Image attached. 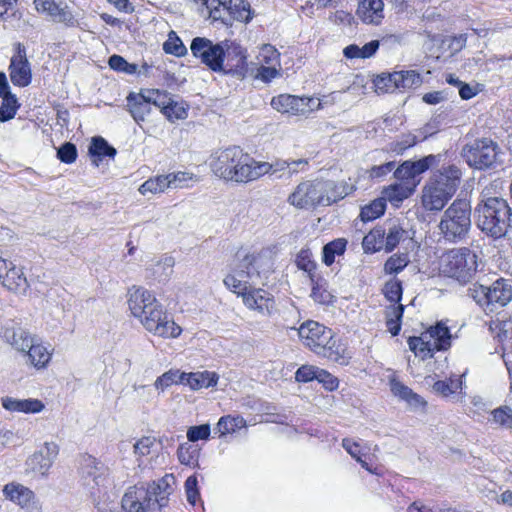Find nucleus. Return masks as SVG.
I'll list each match as a JSON object with an SVG mask.
<instances>
[{"label":"nucleus","instance_id":"nucleus-14","mask_svg":"<svg viewBox=\"0 0 512 512\" xmlns=\"http://www.w3.org/2000/svg\"><path fill=\"white\" fill-rule=\"evenodd\" d=\"M332 334L331 329L315 321H307L298 329L302 343L317 355L325 345H328Z\"/></svg>","mask_w":512,"mask_h":512},{"label":"nucleus","instance_id":"nucleus-62","mask_svg":"<svg viewBox=\"0 0 512 512\" xmlns=\"http://www.w3.org/2000/svg\"><path fill=\"white\" fill-rule=\"evenodd\" d=\"M210 436L209 424H202L199 426H191L187 430V439L190 442H196L199 440H207Z\"/></svg>","mask_w":512,"mask_h":512},{"label":"nucleus","instance_id":"nucleus-60","mask_svg":"<svg viewBox=\"0 0 512 512\" xmlns=\"http://www.w3.org/2000/svg\"><path fill=\"white\" fill-rule=\"evenodd\" d=\"M393 73L382 74L378 76L375 81V87L377 92L388 93L394 92L395 90H399L398 86L394 84V80H392Z\"/></svg>","mask_w":512,"mask_h":512},{"label":"nucleus","instance_id":"nucleus-1","mask_svg":"<svg viewBox=\"0 0 512 512\" xmlns=\"http://www.w3.org/2000/svg\"><path fill=\"white\" fill-rule=\"evenodd\" d=\"M272 268L273 261L268 249L259 252L240 251L223 282L233 293L242 297L248 309L269 316L275 306L273 296L255 286L264 284Z\"/></svg>","mask_w":512,"mask_h":512},{"label":"nucleus","instance_id":"nucleus-48","mask_svg":"<svg viewBox=\"0 0 512 512\" xmlns=\"http://www.w3.org/2000/svg\"><path fill=\"white\" fill-rule=\"evenodd\" d=\"M462 388L459 379L450 378L449 381H437L433 384V391L441 396L447 397Z\"/></svg>","mask_w":512,"mask_h":512},{"label":"nucleus","instance_id":"nucleus-36","mask_svg":"<svg viewBox=\"0 0 512 512\" xmlns=\"http://www.w3.org/2000/svg\"><path fill=\"white\" fill-rule=\"evenodd\" d=\"M228 16L238 21L248 22L252 18L250 5L244 0H232L227 8Z\"/></svg>","mask_w":512,"mask_h":512},{"label":"nucleus","instance_id":"nucleus-28","mask_svg":"<svg viewBox=\"0 0 512 512\" xmlns=\"http://www.w3.org/2000/svg\"><path fill=\"white\" fill-rule=\"evenodd\" d=\"M417 182H397L384 189L383 199L397 205L413 194Z\"/></svg>","mask_w":512,"mask_h":512},{"label":"nucleus","instance_id":"nucleus-10","mask_svg":"<svg viewBox=\"0 0 512 512\" xmlns=\"http://www.w3.org/2000/svg\"><path fill=\"white\" fill-rule=\"evenodd\" d=\"M499 147L488 138L476 139L462 148V156L470 167L485 169L492 167L498 158Z\"/></svg>","mask_w":512,"mask_h":512},{"label":"nucleus","instance_id":"nucleus-27","mask_svg":"<svg viewBox=\"0 0 512 512\" xmlns=\"http://www.w3.org/2000/svg\"><path fill=\"white\" fill-rule=\"evenodd\" d=\"M512 299V287L504 279L495 281L489 287L488 293V309L493 311V306H505Z\"/></svg>","mask_w":512,"mask_h":512},{"label":"nucleus","instance_id":"nucleus-22","mask_svg":"<svg viewBox=\"0 0 512 512\" xmlns=\"http://www.w3.org/2000/svg\"><path fill=\"white\" fill-rule=\"evenodd\" d=\"M157 302L155 296L142 287L133 286L128 291V305L131 313L135 316H142L145 310Z\"/></svg>","mask_w":512,"mask_h":512},{"label":"nucleus","instance_id":"nucleus-56","mask_svg":"<svg viewBox=\"0 0 512 512\" xmlns=\"http://www.w3.org/2000/svg\"><path fill=\"white\" fill-rule=\"evenodd\" d=\"M383 293L390 302L397 304L402 296L401 282L396 279L388 281L384 285Z\"/></svg>","mask_w":512,"mask_h":512},{"label":"nucleus","instance_id":"nucleus-29","mask_svg":"<svg viewBox=\"0 0 512 512\" xmlns=\"http://www.w3.org/2000/svg\"><path fill=\"white\" fill-rule=\"evenodd\" d=\"M218 381V375L214 372H195L184 373L182 376V384L188 385L193 390L208 388L215 386Z\"/></svg>","mask_w":512,"mask_h":512},{"label":"nucleus","instance_id":"nucleus-41","mask_svg":"<svg viewBox=\"0 0 512 512\" xmlns=\"http://www.w3.org/2000/svg\"><path fill=\"white\" fill-rule=\"evenodd\" d=\"M386 208L385 199L379 198L364 206L360 212V218L363 222L372 221L380 217Z\"/></svg>","mask_w":512,"mask_h":512},{"label":"nucleus","instance_id":"nucleus-16","mask_svg":"<svg viewBox=\"0 0 512 512\" xmlns=\"http://www.w3.org/2000/svg\"><path fill=\"white\" fill-rule=\"evenodd\" d=\"M3 493L6 498L19 505L26 512H42V505L33 491L21 484H7L4 486Z\"/></svg>","mask_w":512,"mask_h":512},{"label":"nucleus","instance_id":"nucleus-57","mask_svg":"<svg viewBox=\"0 0 512 512\" xmlns=\"http://www.w3.org/2000/svg\"><path fill=\"white\" fill-rule=\"evenodd\" d=\"M146 99H148L150 105L163 111V107L169 104L171 98L165 93L159 90H145Z\"/></svg>","mask_w":512,"mask_h":512},{"label":"nucleus","instance_id":"nucleus-39","mask_svg":"<svg viewBox=\"0 0 512 512\" xmlns=\"http://www.w3.org/2000/svg\"><path fill=\"white\" fill-rule=\"evenodd\" d=\"M385 234V250L392 251L404 238L405 230L395 221L390 222Z\"/></svg>","mask_w":512,"mask_h":512},{"label":"nucleus","instance_id":"nucleus-25","mask_svg":"<svg viewBox=\"0 0 512 512\" xmlns=\"http://www.w3.org/2000/svg\"><path fill=\"white\" fill-rule=\"evenodd\" d=\"M3 337L6 343L22 356L38 336L22 328H12L6 329Z\"/></svg>","mask_w":512,"mask_h":512},{"label":"nucleus","instance_id":"nucleus-58","mask_svg":"<svg viewBox=\"0 0 512 512\" xmlns=\"http://www.w3.org/2000/svg\"><path fill=\"white\" fill-rule=\"evenodd\" d=\"M394 177L399 182H417L419 184V180L416 179L414 171L412 170L411 161H404L394 172Z\"/></svg>","mask_w":512,"mask_h":512},{"label":"nucleus","instance_id":"nucleus-59","mask_svg":"<svg viewBox=\"0 0 512 512\" xmlns=\"http://www.w3.org/2000/svg\"><path fill=\"white\" fill-rule=\"evenodd\" d=\"M489 287L474 284L468 289V296L473 298L477 304L488 309Z\"/></svg>","mask_w":512,"mask_h":512},{"label":"nucleus","instance_id":"nucleus-40","mask_svg":"<svg viewBox=\"0 0 512 512\" xmlns=\"http://www.w3.org/2000/svg\"><path fill=\"white\" fill-rule=\"evenodd\" d=\"M489 422L497 427L512 428V409L509 406H501L491 412Z\"/></svg>","mask_w":512,"mask_h":512},{"label":"nucleus","instance_id":"nucleus-6","mask_svg":"<svg viewBox=\"0 0 512 512\" xmlns=\"http://www.w3.org/2000/svg\"><path fill=\"white\" fill-rule=\"evenodd\" d=\"M439 270L443 275L466 284L478 271V255L468 247L450 249L441 255Z\"/></svg>","mask_w":512,"mask_h":512},{"label":"nucleus","instance_id":"nucleus-35","mask_svg":"<svg viewBox=\"0 0 512 512\" xmlns=\"http://www.w3.org/2000/svg\"><path fill=\"white\" fill-rule=\"evenodd\" d=\"M385 234L386 229L377 227L371 230L363 238V246L366 250L379 251L385 249Z\"/></svg>","mask_w":512,"mask_h":512},{"label":"nucleus","instance_id":"nucleus-51","mask_svg":"<svg viewBox=\"0 0 512 512\" xmlns=\"http://www.w3.org/2000/svg\"><path fill=\"white\" fill-rule=\"evenodd\" d=\"M108 64L111 69L128 75H132L137 71V65L128 63L122 56L116 54L109 58Z\"/></svg>","mask_w":512,"mask_h":512},{"label":"nucleus","instance_id":"nucleus-30","mask_svg":"<svg viewBox=\"0 0 512 512\" xmlns=\"http://www.w3.org/2000/svg\"><path fill=\"white\" fill-rule=\"evenodd\" d=\"M2 284L8 290L19 294H24L29 287L22 269L17 268L13 263L9 270H7Z\"/></svg>","mask_w":512,"mask_h":512},{"label":"nucleus","instance_id":"nucleus-15","mask_svg":"<svg viewBox=\"0 0 512 512\" xmlns=\"http://www.w3.org/2000/svg\"><path fill=\"white\" fill-rule=\"evenodd\" d=\"M9 71L11 82L15 86L26 87L31 83L30 63L26 56V49L20 43L17 44L16 53L11 58Z\"/></svg>","mask_w":512,"mask_h":512},{"label":"nucleus","instance_id":"nucleus-5","mask_svg":"<svg viewBox=\"0 0 512 512\" xmlns=\"http://www.w3.org/2000/svg\"><path fill=\"white\" fill-rule=\"evenodd\" d=\"M343 197L337 192L333 181L315 179L300 182L287 201L298 209H314L317 206H329Z\"/></svg>","mask_w":512,"mask_h":512},{"label":"nucleus","instance_id":"nucleus-54","mask_svg":"<svg viewBox=\"0 0 512 512\" xmlns=\"http://www.w3.org/2000/svg\"><path fill=\"white\" fill-rule=\"evenodd\" d=\"M417 143V137L412 133L401 135L397 140L390 143V150L397 154L403 153L406 149Z\"/></svg>","mask_w":512,"mask_h":512},{"label":"nucleus","instance_id":"nucleus-43","mask_svg":"<svg viewBox=\"0 0 512 512\" xmlns=\"http://www.w3.org/2000/svg\"><path fill=\"white\" fill-rule=\"evenodd\" d=\"M89 153L92 156L113 158L116 155V149L108 144L102 137H94L89 147Z\"/></svg>","mask_w":512,"mask_h":512},{"label":"nucleus","instance_id":"nucleus-38","mask_svg":"<svg viewBox=\"0 0 512 512\" xmlns=\"http://www.w3.org/2000/svg\"><path fill=\"white\" fill-rule=\"evenodd\" d=\"M347 241L343 238L336 239L323 247V262L330 266L335 261L336 255H342L346 250Z\"/></svg>","mask_w":512,"mask_h":512},{"label":"nucleus","instance_id":"nucleus-8","mask_svg":"<svg viewBox=\"0 0 512 512\" xmlns=\"http://www.w3.org/2000/svg\"><path fill=\"white\" fill-rule=\"evenodd\" d=\"M82 485L94 500H101L114 488L110 469L91 455H84L80 461Z\"/></svg>","mask_w":512,"mask_h":512},{"label":"nucleus","instance_id":"nucleus-34","mask_svg":"<svg viewBox=\"0 0 512 512\" xmlns=\"http://www.w3.org/2000/svg\"><path fill=\"white\" fill-rule=\"evenodd\" d=\"M379 48V41L373 40L366 43L364 46L359 47L358 45L351 44L344 48L343 54L346 58L354 59H365L373 56Z\"/></svg>","mask_w":512,"mask_h":512},{"label":"nucleus","instance_id":"nucleus-33","mask_svg":"<svg viewBox=\"0 0 512 512\" xmlns=\"http://www.w3.org/2000/svg\"><path fill=\"white\" fill-rule=\"evenodd\" d=\"M390 388L395 396L405 400L407 403L414 407L422 406L425 403L419 395L414 393L409 387L396 379H392L390 381Z\"/></svg>","mask_w":512,"mask_h":512},{"label":"nucleus","instance_id":"nucleus-63","mask_svg":"<svg viewBox=\"0 0 512 512\" xmlns=\"http://www.w3.org/2000/svg\"><path fill=\"white\" fill-rule=\"evenodd\" d=\"M58 158L64 163H73L77 157L76 146L70 142L63 144L57 151Z\"/></svg>","mask_w":512,"mask_h":512},{"label":"nucleus","instance_id":"nucleus-17","mask_svg":"<svg viewBox=\"0 0 512 512\" xmlns=\"http://www.w3.org/2000/svg\"><path fill=\"white\" fill-rule=\"evenodd\" d=\"M26 351L22 354L25 364L37 370L45 369L53 355L50 345H45L39 337L34 340Z\"/></svg>","mask_w":512,"mask_h":512},{"label":"nucleus","instance_id":"nucleus-24","mask_svg":"<svg viewBox=\"0 0 512 512\" xmlns=\"http://www.w3.org/2000/svg\"><path fill=\"white\" fill-rule=\"evenodd\" d=\"M2 407L10 412H21L36 414L44 410L45 405L39 399H17L9 396L1 398Z\"/></svg>","mask_w":512,"mask_h":512},{"label":"nucleus","instance_id":"nucleus-26","mask_svg":"<svg viewBox=\"0 0 512 512\" xmlns=\"http://www.w3.org/2000/svg\"><path fill=\"white\" fill-rule=\"evenodd\" d=\"M126 107L133 119L137 124L146 120V117L151 112V105L146 99V94L144 91L140 93H130L126 97Z\"/></svg>","mask_w":512,"mask_h":512},{"label":"nucleus","instance_id":"nucleus-18","mask_svg":"<svg viewBox=\"0 0 512 512\" xmlns=\"http://www.w3.org/2000/svg\"><path fill=\"white\" fill-rule=\"evenodd\" d=\"M453 197V194L429 180L423 188L422 204L428 211H440Z\"/></svg>","mask_w":512,"mask_h":512},{"label":"nucleus","instance_id":"nucleus-44","mask_svg":"<svg viewBox=\"0 0 512 512\" xmlns=\"http://www.w3.org/2000/svg\"><path fill=\"white\" fill-rule=\"evenodd\" d=\"M296 264L299 269L309 274L311 281L314 283L313 272L316 268V263L312 259V253L310 249L304 248L300 250L296 256Z\"/></svg>","mask_w":512,"mask_h":512},{"label":"nucleus","instance_id":"nucleus-42","mask_svg":"<svg viewBox=\"0 0 512 512\" xmlns=\"http://www.w3.org/2000/svg\"><path fill=\"white\" fill-rule=\"evenodd\" d=\"M307 164H308V162L305 159L293 160L291 162L286 161V160H281V161H276L275 163L256 161V165L267 166V169H265V171L261 172V177L266 174H275L278 172L286 171V169H290V166H293V165L306 166Z\"/></svg>","mask_w":512,"mask_h":512},{"label":"nucleus","instance_id":"nucleus-46","mask_svg":"<svg viewBox=\"0 0 512 512\" xmlns=\"http://www.w3.org/2000/svg\"><path fill=\"white\" fill-rule=\"evenodd\" d=\"M174 259L165 257L158 261L152 268V274L159 281H166L173 272Z\"/></svg>","mask_w":512,"mask_h":512},{"label":"nucleus","instance_id":"nucleus-47","mask_svg":"<svg viewBox=\"0 0 512 512\" xmlns=\"http://www.w3.org/2000/svg\"><path fill=\"white\" fill-rule=\"evenodd\" d=\"M177 456L181 464L194 465L197 462L198 450L192 444L183 443L178 447Z\"/></svg>","mask_w":512,"mask_h":512},{"label":"nucleus","instance_id":"nucleus-52","mask_svg":"<svg viewBox=\"0 0 512 512\" xmlns=\"http://www.w3.org/2000/svg\"><path fill=\"white\" fill-rule=\"evenodd\" d=\"M409 263L407 254L392 255L385 263L384 269L387 273L393 274L403 270Z\"/></svg>","mask_w":512,"mask_h":512},{"label":"nucleus","instance_id":"nucleus-11","mask_svg":"<svg viewBox=\"0 0 512 512\" xmlns=\"http://www.w3.org/2000/svg\"><path fill=\"white\" fill-rule=\"evenodd\" d=\"M137 318L146 330L160 337L176 338L182 332L181 327L169 319L158 301Z\"/></svg>","mask_w":512,"mask_h":512},{"label":"nucleus","instance_id":"nucleus-4","mask_svg":"<svg viewBox=\"0 0 512 512\" xmlns=\"http://www.w3.org/2000/svg\"><path fill=\"white\" fill-rule=\"evenodd\" d=\"M476 225L485 234L497 239L512 228V208L501 197H488L475 208Z\"/></svg>","mask_w":512,"mask_h":512},{"label":"nucleus","instance_id":"nucleus-53","mask_svg":"<svg viewBox=\"0 0 512 512\" xmlns=\"http://www.w3.org/2000/svg\"><path fill=\"white\" fill-rule=\"evenodd\" d=\"M163 49L166 53L175 56H183L187 53V49L182 41L175 35V32L169 34L168 40L164 43Z\"/></svg>","mask_w":512,"mask_h":512},{"label":"nucleus","instance_id":"nucleus-61","mask_svg":"<svg viewBox=\"0 0 512 512\" xmlns=\"http://www.w3.org/2000/svg\"><path fill=\"white\" fill-rule=\"evenodd\" d=\"M203 6L206 7L209 17L213 20L227 21L225 8H222L217 0H201Z\"/></svg>","mask_w":512,"mask_h":512},{"label":"nucleus","instance_id":"nucleus-19","mask_svg":"<svg viewBox=\"0 0 512 512\" xmlns=\"http://www.w3.org/2000/svg\"><path fill=\"white\" fill-rule=\"evenodd\" d=\"M58 453L59 448L56 443L46 442L38 452H35L30 457L28 465L33 471L40 475H45L52 466Z\"/></svg>","mask_w":512,"mask_h":512},{"label":"nucleus","instance_id":"nucleus-55","mask_svg":"<svg viewBox=\"0 0 512 512\" xmlns=\"http://www.w3.org/2000/svg\"><path fill=\"white\" fill-rule=\"evenodd\" d=\"M162 113L169 121L185 119L187 117L186 109L172 99L169 101V104L163 107Z\"/></svg>","mask_w":512,"mask_h":512},{"label":"nucleus","instance_id":"nucleus-20","mask_svg":"<svg viewBox=\"0 0 512 512\" xmlns=\"http://www.w3.org/2000/svg\"><path fill=\"white\" fill-rule=\"evenodd\" d=\"M35 9L38 12L46 13L55 22L64 23L67 26H74L76 20L67 7H61L55 0H34Z\"/></svg>","mask_w":512,"mask_h":512},{"label":"nucleus","instance_id":"nucleus-49","mask_svg":"<svg viewBox=\"0 0 512 512\" xmlns=\"http://www.w3.org/2000/svg\"><path fill=\"white\" fill-rule=\"evenodd\" d=\"M2 105L0 107V121L5 122L14 118L18 109L17 98L15 95L2 97Z\"/></svg>","mask_w":512,"mask_h":512},{"label":"nucleus","instance_id":"nucleus-7","mask_svg":"<svg viewBox=\"0 0 512 512\" xmlns=\"http://www.w3.org/2000/svg\"><path fill=\"white\" fill-rule=\"evenodd\" d=\"M442 237L452 243L464 240L471 228V205L467 200H455L443 213L438 224Z\"/></svg>","mask_w":512,"mask_h":512},{"label":"nucleus","instance_id":"nucleus-32","mask_svg":"<svg viewBox=\"0 0 512 512\" xmlns=\"http://www.w3.org/2000/svg\"><path fill=\"white\" fill-rule=\"evenodd\" d=\"M392 80H394V84L398 86L399 90H409L416 89L422 84L421 75L414 70L407 71H395L393 72Z\"/></svg>","mask_w":512,"mask_h":512},{"label":"nucleus","instance_id":"nucleus-45","mask_svg":"<svg viewBox=\"0 0 512 512\" xmlns=\"http://www.w3.org/2000/svg\"><path fill=\"white\" fill-rule=\"evenodd\" d=\"M182 376L183 372L178 370H169L156 379L154 386L156 389L163 392L173 384H182Z\"/></svg>","mask_w":512,"mask_h":512},{"label":"nucleus","instance_id":"nucleus-13","mask_svg":"<svg viewBox=\"0 0 512 512\" xmlns=\"http://www.w3.org/2000/svg\"><path fill=\"white\" fill-rule=\"evenodd\" d=\"M191 53L213 71H223L225 51L222 43L214 44L204 37H196L190 45Z\"/></svg>","mask_w":512,"mask_h":512},{"label":"nucleus","instance_id":"nucleus-31","mask_svg":"<svg viewBox=\"0 0 512 512\" xmlns=\"http://www.w3.org/2000/svg\"><path fill=\"white\" fill-rule=\"evenodd\" d=\"M318 355L340 365H348L351 359V355L346 347L338 343L333 336L328 345H325Z\"/></svg>","mask_w":512,"mask_h":512},{"label":"nucleus","instance_id":"nucleus-23","mask_svg":"<svg viewBox=\"0 0 512 512\" xmlns=\"http://www.w3.org/2000/svg\"><path fill=\"white\" fill-rule=\"evenodd\" d=\"M382 0H359L357 16L366 24L378 25L384 18Z\"/></svg>","mask_w":512,"mask_h":512},{"label":"nucleus","instance_id":"nucleus-3","mask_svg":"<svg viewBox=\"0 0 512 512\" xmlns=\"http://www.w3.org/2000/svg\"><path fill=\"white\" fill-rule=\"evenodd\" d=\"M170 486L166 477L147 485H135L124 494L121 506L123 512H152L168 504Z\"/></svg>","mask_w":512,"mask_h":512},{"label":"nucleus","instance_id":"nucleus-2","mask_svg":"<svg viewBox=\"0 0 512 512\" xmlns=\"http://www.w3.org/2000/svg\"><path fill=\"white\" fill-rule=\"evenodd\" d=\"M213 173L226 181L247 183L261 177L267 166L256 165V160L239 146L219 149L211 155Z\"/></svg>","mask_w":512,"mask_h":512},{"label":"nucleus","instance_id":"nucleus-50","mask_svg":"<svg viewBox=\"0 0 512 512\" xmlns=\"http://www.w3.org/2000/svg\"><path fill=\"white\" fill-rule=\"evenodd\" d=\"M244 425L243 418H234L231 416H223L219 419L217 423V429L221 435H225L228 433H233L237 429L241 428Z\"/></svg>","mask_w":512,"mask_h":512},{"label":"nucleus","instance_id":"nucleus-9","mask_svg":"<svg viewBox=\"0 0 512 512\" xmlns=\"http://www.w3.org/2000/svg\"><path fill=\"white\" fill-rule=\"evenodd\" d=\"M408 345L416 356L422 359L430 358L434 352L447 350L451 346V334L448 327L439 322L430 327L419 337H410Z\"/></svg>","mask_w":512,"mask_h":512},{"label":"nucleus","instance_id":"nucleus-37","mask_svg":"<svg viewBox=\"0 0 512 512\" xmlns=\"http://www.w3.org/2000/svg\"><path fill=\"white\" fill-rule=\"evenodd\" d=\"M169 188V181L167 180L166 175H159L154 178H149L146 180L140 187L139 192L142 195H146L147 193L158 194L164 192Z\"/></svg>","mask_w":512,"mask_h":512},{"label":"nucleus","instance_id":"nucleus-64","mask_svg":"<svg viewBox=\"0 0 512 512\" xmlns=\"http://www.w3.org/2000/svg\"><path fill=\"white\" fill-rule=\"evenodd\" d=\"M260 61L267 65H278L279 64V53L271 45H264L260 51Z\"/></svg>","mask_w":512,"mask_h":512},{"label":"nucleus","instance_id":"nucleus-21","mask_svg":"<svg viewBox=\"0 0 512 512\" xmlns=\"http://www.w3.org/2000/svg\"><path fill=\"white\" fill-rule=\"evenodd\" d=\"M461 177L462 172L456 165H448L435 171L429 180L454 195L460 185Z\"/></svg>","mask_w":512,"mask_h":512},{"label":"nucleus","instance_id":"nucleus-12","mask_svg":"<svg viewBox=\"0 0 512 512\" xmlns=\"http://www.w3.org/2000/svg\"><path fill=\"white\" fill-rule=\"evenodd\" d=\"M271 106L282 114L304 116L319 110L321 102L318 98L281 94L272 98Z\"/></svg>","mask_w":512,"mask_h":512}]
</instances>
